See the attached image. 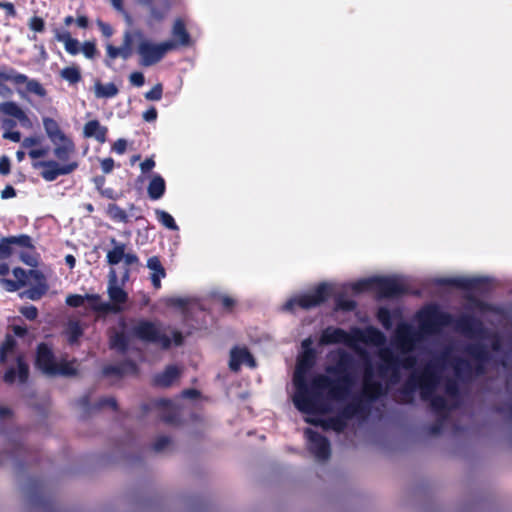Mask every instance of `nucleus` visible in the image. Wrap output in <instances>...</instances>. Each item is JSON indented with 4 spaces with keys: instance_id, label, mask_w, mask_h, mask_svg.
I'll return each instance as SVG.
<instances>
[{
    "instance_id": "obj_29",
    "label": "nucleus",
    "mask_w": 512,
    "mask_h": 512,
    "mask_svg": "<svg viewBox=\"0 0 512 512\" xmlns=\"http://www.w3.org/2000/svg\"><path fill=\"white\" fill-rule=\"evenodd\" d=\"M355 334L357 340L366 344L379 346L385 342L384 334L375 327H368L364 331L355 329Z\"/></svg>"
},
{
    "instance_id": "obj_35",
    "label": "nucleus",
    "mask_w": 512,
    "mask_h": 512,
    "mask_svg": "<svg viewBox=\"0 0 512 512\" xmlns=\"http://www.w3.org/2000/svg\"><path fill=\"white\" fill-rule=\"evenodd\" d=\"M397 338L403 350L409 351L415 342V333L408 324H402L397 329Z\"/></svg>"
},
{
    "instance_id": "obj_30",
    "label": "nucleus",
    "mask_w": 512,
    "mask_h": 512,
    "mask_svg": "<svg viewBox=\"0 0 512 512\" xmlns=\"http://www.w3.org/2000/svg\"><path fill=\"white\" fill-rule=\"evenodd\" d=\"M242 363H248L251 366L255 365V360L252 354L246 348H234L231 351L229 361V368L232 371H238Z\"/></svg>"
},
{
    "instance_id": "obj_18",
    "label": "nucleus",
    "mask_w": 512,
    "mask_h": 512,
    "mask_svg": "<svg viewBox=\"0 0 512 512\" xmlns=\"http://www.w3.org/2000/svg\"><path fill=\"white\" fill-rule=\"evenodd\" d=\"M56 365L53 350L47 343H39L36 348L35 366L42 373L51 376Z\"/></svg>"
},
{
    "instance_id": "obj_22",
    "label": "nucleus",
    "mask_w": 512,
    "mask_h": 512,
    "mask_svg": "<svg viewBox=\"0 0 512 512\" xmlns=\"http://www.w3.org/2000/svg\"><path fill=\"white\" fill-rule=\"evenodd\" d=\"M352 338L348 332L339 327H327L320 336V343L323 345L331 344H351Z\"/></svg>"
},
{
    "instance_id": "obj_14",
    "label": "nucleus",
    "mask_w": 512,
    "mask_h": 512,
    "mask_svg": "<svg viewBox=\"0 0 512 512\" xmlns=\"http://www.w3.org/2000/svg\"><path fill=\"white\" fill-rule=\"evenodd\" d=\"M0 113L12 117L14 119H4L3 127L6 130H12L16 126V121H19L22 127L30 128L32 122L26 112L14 101L0 102Z\"/></svg>"
},
{
    "instance_id": "obj_38",
    "label": "nucleus",
    "mask_w": 512,
    "mask_h": 512,
    "mask_svg": "<svg viewBox=\"0 0 512 512\" xmlns=\"http://www.w3.org/2000/svg\"><path fill=\"white\" fill-rule=\"evenodd\" d=\"M76 360L68 361L66 359H61L59 362H56L55 368L51 376H65L72 377L76 376L78 373L77 368L74 366Z\"/></svg>"
},
{
    "instance_id": "obj_32",
    "label": "nucleus",
    "mask_w": 512,
    "mask_h": 512,
    "mask_svg": "<svg viewBox=\"0 0 512 512\" xmlns=\"http://www.w3.org/2000/svg\"><path fill=\"white\" fill-rule=\"evenodd\" d=\"M144 37L143 31L139 29H135L132 31H126L123 35V43L121 45L122 49L124 50L125 56H128L129 58L133 55L134 52V45L136 47L139 45V43L142 41Z\"/></svg>"
},
{
    "instance_id": "obj_9",
    "label": "nucleus",
    "mask_w": 512,
    "mask_h": 512,
    "mask_svg": "<svg viewBox=\"0 0 512 512\" xmlns=\"http://www.w3.org/2000/svg\"><path fill=\"white\" fill-rule=\"evenodd\" d=\"M332 292L333 289L331 285L320 283L311 292L289 299L285 303L284 309L293 311L295 307H300L305 310L318 307L331 297Z\"/></svg>"
},
{
    "instance_id": "obj_41",
    "label": "nucleus",
    "mask_w": 512,
    "mask_h": 512,
    "mask_svg": "<svg viewBox=\"0 0 512 512\" xmlns=\"http://www.w3.org/2000/svg\"><path fill=\"white\" fill-rule=\"evenodd\" d=\"M86 301L89 303V308L95 312L109 313L111 309L116 308L110 306V303L103 302L99 294H86Z\"/></svg>"
},
{
    "instance_id": "obj_20",
    "label": "nucleus",
    "mask_w": 512,
    "mask_h": 512,
    "mask_svg": "<svg viewBox=\"0 0 512 512\" xmlns=\"http://www.w3.org/2000/svg\"><path fill=\"white\" fill-rule=\"evenodd\" d=\"M12 245H18L29 250L35 249L32 238L27 234L3 237L0 240V260L7 259L12 255Z\"/></svg>"
},
{
    "instance_id": "obj_13",
    "label": "nucleus",
    "mask_w": 512,
    "mask_h": 512,
    "mask_svg": "<svg viewBox=\"0 0 512 512\" xmlns=\"http://www.w3.org/2000/svg\"><path fill=\"white\" fill-rule=\"evenodd\" d=\"M436 283L440 286L454 287L466 291H477L480 293H488L491 290V285L488 278L476 277H448L439 278Z\"/></svg>"
},
{
    "instance_id": "obj_48",
    "label": "nucleus",
    "mask_w": 512,
    "mask_h": 512,
    "mask_svg": "<svg viewBox=\"0 0 512 512\" xmlns=\"http://www.w3.org/2000/svg\"><path fill=\"white\" fill-rule=\"evenodd\" d=\"M352 290L355 293L375 291V276L367 279H362L353 283Z\"/></svg>"
},
{
    "instance_id": "obj_28",
    "label": "nucleus",
    "mask_w": 512,
    "mask_h": 512,
    "mask_svg": "<svg viewBox=\"0 0 512 512\" xmlns=\"http://www.w3.org/2000/svg\"><path fill=\"white\" fill-rule=\"evenodd\" d=\"M108 128L102 126L96 119L85 123L83 127V135L85 138H94L99 143H105L107 140Z\"/></svg>"
},
{
    "instance_id": "obj_53",
    "label": "nucleus",
    "mask_w": 512,
    "mask_h": 512,
    "mask_svg": "<svg viewBox=\"0 0 512 512\" xmlns=\"http://www.w3.org/2000/svg\"><path fill=\"white\" fill-rule=\"evenodd\" d=\"M163 95V86L161 83H157L152 87L151 90L147 91L144 95L148 101H159Z\"/></svg>"
},
{
    "instance_id": "obj_47",
    "label": "nucleus",
    "mask_w": 512,
    "mask_h": 512,
    "mask_svg": "<svg viewBox=\"0 0 512 512\" xmlns=\"http://www.w3.org/2000/svg\"><path fill=\"white\" fill-rule=\"evenodd\" d=\"M357 307V303L353 299L347 298L344 294H339L335 298L336 310L351 312Z\"/></svg>"
},
{
    "instance_id": "obj_58",
    "label": "nucleus",
    "mask_w": 512,
    "mask_h": 512,
    "mask_svg": "<svg viewBox=\"0 0 512 512\" xmlns=\"http://www.w3.org/2000/svg\"><path fill=\"white\" fill-rule=\"evenodd\" d=\"M444 388L446 394L451 397H456L459 395V384L455 379H447Z\"/></svg>"
},
{
    "instance_id": "obj_39",
    "label": "nucleus",
    "mask_w": 512,
    "mask_h": 512,
    "mask_svg": "<svg viewBox=\"0 0 512 512\" xmlns=\"http://www.w3.org/2000/svg\"><path fill=\"white\" fill-rule=\"evenodd\" d=\"M172 36L182 46H189L191 39L183 20L177 19L173 25Z\"/></svg>"
},
{
    "instance_id": "obj_51",
    "label": "nucleus",
    "mask_w": 512,
    "mask_h": 512,
    "mask_svg": "<svg viewBox=\"0 0 512 512\" xmlns=\"http://www.w3.org/2000/svg\"><path fill=\"white\" fill-rule=\"evenodd\" d=\"M31 252L33 253H30V252H22L20 254V260L30 266V267H37L38 264H39V254L35 252V249L34 250H30Z\"/></svg>"
},
{
    "instance_id": "obj_40",
    "label": "nucleus",
    "mask_w": 512,
    "mask_h": 512,
    "mask_svg": "<svg viewBox=\"0 0 512 512\" xmlns=\"http://www.w3.org/2000/svg\"><path fill=\"white\" fill-rule=\"evenodd\" d=\"M111 243L114 246L106 255L107 263L109 265H117L125 256L126 245L124 243L117 242L114 238L111 240Z\"/></svg>"
},
{
    "instance_id": "obj_19",
    "label": "nucleus",
    "mask_w": 512,
    "mask_h": 512,
    "mask_svg": "<svg viewBox=\"0 0 512 512\" xmlns=\"http://www.w3.org/2000/svg\"><path fill=\"white\" fill-rule=\"evenodd\" d=\"M107 293L111 301L110 306L116 307L110 311L113 313H120L123 311V306L128 301L127 292L117 284V276L114 270L110 272L109 284Z\"/></svg>"
},
{
    "instance_id": "obj_26",
    "label": "nucleus",
    "mask_w": 512,
    "mask_h": 512,
    "mask_svg": "<svg viewBox=\"0 0 512 512\" xmlns=\"http://www.w3.org/2000/svg\"><path fill=\"white\" fill-rule=\"evenodd\" d=\"M385 393L386 387H384L380 381L376 380L368 383H362V390L358 397L368 406L370 403L385 395Z\"/></svg>"
},
{
    "instance_id": "obj_36",
    "label": "nucleus",
    "mask_w": 512,
    "mask_h": 512,
    "mask_svg": "<svg viewBox=\"0 0 512 512\" xmlns=\"http://www.w3.org/2000/svg\"><path fill=\"white\" fill-rule=\"evenodd\" d=\"M43 127L51 142L67 136L60 128L58 122L51 117H43Z\"/></svg>"
},
{
    "instance_id": "obj_62",
    "label": "nucleus",
    "mask_w": 512,
    "mask_h": 512,
    "mask_svg": "<svg viewBox=\"0 0 512 512\" xmlns=\"http://www.w3.org/2000/svg\"><path fill=\"white\" fill-rule=\"evenodd\" d=\"M86 58L92 59L96 55L97 49L93 42L86 41L80 48Z\"/></svg>"
},
{
    "instance_id": "obj_16",
    "label": "nucleus",
    "mask_w": 512,
    "mask_h": 512,
    "mask_svg": "<svg viewBox=\"0 0 512 512\" xmlns=\"http://www.w3.org/2000/svg\"><path fill=\"white\" fill-rule=\"evenodd\" d=\"M30 375L29 365L24 355L19 354L16 357V367L10 366L3 374L2 380L7 385H13L16 382L23 385L28 382Z\"/></svg>"
},
{
    "instance_id": "obj_50",
    "label": "nucleus",
    "mask_w": 512,
    "mask_h": 512,
    "mask_svg": "<svg viewBox=\"0 0 512 512\" xmlns=\"http://www.w3.org/2000/svg\"><path fill=\"white\" fill-rule=\"evenodd\" d=\"M172 406V401L166 398H158L152 400L149 404H143L142 409L144 412H147L151 408L156 409H168Z\"/></svg>"
},
{
    "instance_id": "obj_10",
    "label": "nucleus",
    "mask_w": 512,
    "mask_h": 512,
    "mask_svg": "<svg viewBox=\"0 0 512 512\" xmlns=\"http://www.w3.org/2000/svg\"><path fill=\"white\" fill-rule=\"evenodd\" d=\"M177 43L174 41H164L159 44L152 43L144 35L142 41L136 48L140 56V64L145 67L153 66L160 62L168 51L175 49Z\"/></svg>"
},
{
    "instance_id": "obj_15",
    "label": "nucleus",
    "mask_w": 512,
    "mask_h": 512,
    "mask_svg": "<svg viewBox=\"0 0 512 512\" xmlns=\"http://www.w3.org/2000/svg\"><path fill=\"white\" fill-rule=\"evenodd\" d=\"M304 434L307 439L308 450L316 457V459L319 461L328 460L331 455L329 440L311 428H306Z\"/></svg>"
},
{
    "instance_id": "obj_64",
    "label": "nucleus",
    "mask_w": 512,
    "mask_h": 512,
    "mask_svg": "<svg viewBox=\"0 0 512 512\" xmlns=\"http://www.w3.org/2000/svg\"><path fill=\"white\" fill-rule=\"evenodd\" d=\"M330 423H331V427L333 428V430H335L336 432H341L345 429L346 427V419L342 418L340 416V414L335 417V418H332L330 420Z\"/></svg>"
},
{
    "instance_id": "obj_37",
    "label": "nucleus",
    "mask_w": 512,
    "mask_h": 512,
    "mask_svg": "<svg viewBox=\"0 0 512 512\" xmlns=\"http://www.w3.org/2000/svg\"><path fill=\"white\" fill-rule=\"evenodd\" d=\"M55 38L57 41L64 43L65 50L71 54L76 55L80 52V43L77 39L72 38L68 31L63 33L59 32L58 29L55 30Z\"/></svg>"
},
{
    "instance_id": "obj_25",
    "label": "nucleus",
    "mask_w": 512,
    "mask_h": 512,
    "mask_svg": "<svg viewBox=\"0 0 512 512\" xmlns=\"http://www.w3.org/2000/svg\"><path fill=\"white\" fill-rule=\"evenodd\" d=\"M181 376V370L176 365H168L164 371L157 373L152 378L155 387L168 388L172 386Z\"/></svg>"
},
{
    "instance_id": "obj_61",
    "label": "nucleus",
    "mask_w": 512,
    "mask_h": 512,
    "mask_svg": "<svg viewBox=\"0 0 512 512\" xmlns=\"http://www.w3.org/2000/svg\"><path fill=\"white\" fill-rule=\"evenodd\" d=\"M29 28L35 32H43L45 30V22L39 16H33L29 20Z\"/></svg>"
},
{
    "instance_id": "obj_17",
    "label": "nucleus",
    "mask_w": 512,
    "mask_h": 512,
    "mask_svg": "<svg viewBox=\"0 0 512 512\" xmlns=\"http://www.w3.org/2000/svg\"><path fill=\"white\" fill-rule=\"evenodd\" d=\"M28 273L30 275L29 277L36 282V285L22 291L19 296L22 299L26 298L32 301H38L48 292L49 285L47 279L45 275L37 269H30Z\"/></svg>"
},
{
    "instance_id": "obj_8",
    "label": "nucleus",
    "mask_w": 512,
    "mask_h": 512,
    "mask_svg": "<svg viewBox=\"0 0 512 512\" xmlns=\"http://www.w3.org/2000/svg\"><path fill=\"white\" fill-rule=\"evenodd\" d=\"M379 356L381 363L377 366L378 375L382 378H387L391 384H396L400 381L401 368L411 370L417 364V358L414 355L400 358L389 349L381 351Z\"/></svg>"
},
{
    "instance_id": "obj_42",
    "label": "nucleus",
    "mask_w": 512,
    "mask_h": 512,
    "mask_svg": "<svg viewBox=\"0 0 512 512\" xmlns=\"http://www.w3.org/2000/svg\"><path fill=\"white\" fill-rule=\"evenodd\" d=\"M118 92L119 90L117 86L112 82L102 84L101 82L97 81L95 83V95L98 98H112L115 97Z\"/></svg>"
},
{
    "instance_id": "obj_24",
    "label": "nucleus",
    "mask_w": 512,
    "mask_h": 512,
    "mask_svg": "<svg viewBox=\"0 0 512 512\" xmlns=\"http://www.w3.org/2000/svg\"><path fill=\"white\" fill-rule=\"evenodd\" d=\"M138 371L137 364L131 359H126L115 365L104 366L102 373L104 376L122 377L124 375H137Z\"/></svg>"
},
{
    "instance_id": "obj_5",
    "label": "nucleus",
    "mask_w": 512,
    "mask_h": 512,
    "mask_svg": "<svg viewBox=\"0 0 512 512\" xmlns=\"http://www.w3.org/2000/svg\"><path fill=\"white\" fill-rule=\"evenodd\" d=\"M464 353L471 359L454 358L452 368L457 379L469 382L474 377L486 374V365L491 360V353L487 346L481 342L470 343L465 346Z\"/></svg>"
},
{
    "instance_id": "obj_21",
    "label": "nucleus",
    "mask_w": 512,
    "mask_h": 512,
    "mask_svg": "<svg viewBox=\"0 0 512 512\" xmlns=\"http://www.w3.org/2000/svg\"><path fill=\"white\" fill-rule=\"evenodd\" d=\"M456 327L466 335L482 337L485 332L482 322L472 315L460 316L456 321Z\"/></svg>"
},
{
    "instance_id": "obj_12",
    "label": "nucleus",
    "mask_w": 512,
    "mask_h": 512,
    "mask_svg": "<svg viewBox=\"0 0 512 512\" xmlns=\"http://www.w3.org/2000/svg\"><path fill=\"white\" fill-rule=\"evenodd\" d=\"M375 292L380 299H394L411 293L400 279L390 276H375Z\"/></svg>"
},
{
    "instance_id": "obj_7",
    "label": "nucleus",
    "mask_w": 512,
    "mask_h": 512,
    "mask_svg": "<svg viewBox=\"0 0 512 512\" xmlns=\"http://www.w3.org/2000/svg\"><path fill=\"white\" fill-rule=\"evenodd\" d=\"M11 83L15 87L26 86V91L39 97L46 95V90L36 79H30L27 75L18 72L16 69L7 66H0V97L9 98L14 94L13 89L7 85Z\"/></svg>"
},
{
    "instance_id": "obj_43",
    "label": "nucleus",
    "mask_w": 512,
    "mask_h": 512,
    "mask_svg": "<svg viewBox=\"0 0 512 512\" xmlns=\"http://www.w3.org/2000/svg\"><path fill=\"white\" fill-rule=\"evenodd\" d=\"M60 76L71 85L77 84L82 80L81 71L76 65L63 68L60 71Z\"/></svg>"
},
{
    "instance_id": "obj_44",
    "label": "nucleus",
    "mask_w": 512,
    "mask_h": 512,
    "mask_svg": "<svg viewBox=\"0 0 512 512\" xmlns=\"http://www.w3.org/2000/svg\"><path fill=\"white\" fill-rule=\"evenodd\" d=\"M427 401H430L431 408L437 415L446 414L449 411L447 400L443 396L435 395V392Z\"/></svg>"
},
{
    "instance_id": "obj_6",
    "label": "nucleus",
    "mask_w": 512,
    "mask_h": 512,
    "mask_svg": "<svg viewBox=\"0 0 512 512\" xmlns=\"http://www.w3.org/2000/svg\"><path fill=\"white\" fill-rule=\"evenodd\" d=\"M440 383V373L437 366L427 363L421 371L413 372L399 389L400 403L412 404L414 393L419 388L421 399L426 401L436 391Z\"/></svg>"
},
{
    "instance_id": "obj_57",
    "label": "nucleus",
    "mask_w": 512,
    "mask_h": 512,
    "mask_svg": "<svg viewBox=\"0 0 512 512\" xmlns=\"http://www.w3.org/2000/svg\"><path fill=\"white\" fill-rule=\"evenodd\" d=\"M171 444V439L168 436H159L152 445L154 452H162Z\"/></svg>"
},
{
    "instance_id": "obj_34",
    "label": "nucleus",
    "mask_w": 512,
    "mask_h": 512,
    "mask_svg": "<svg viewBox=\"0 0 512 512\" xmlns=\"http://www.w3.org/2000/svg\"><path fill=\"white\" fill-rule=\"evenodd\" d=\"M166 191L164 178L159 174H154L148 184L147 193L151 200H158L163 197Z\"/></svg>"
},
{
    "instance_id": "obj_63",
    "label": "nucleus",
    "mask_w": 512,
    "mask_h": 512,
    "mask_svg": "<svg viewBox=\"0 0 512 512\" xmlns=\"http://www.w3.org/2000/svg\"><path fill=\"white\" fill-rule=\"evenodd\" d=\"M12 272L14 277L16 278V281L22 282V286H25L27 284V280L30 276L28 271L21 267H15Z\"/></svg>"
},
{
    "instance_id": "obj_4",
    "label": "nucleus",
    "mask_w": 512,
    "mask_h": 512,
    "mask_svg": "<svg viewBox=\"0 0 512 512\" xmlns=\"http://www.w3.org/2000/svg\"><path fill=\"white\" fill-rule=\"evenodd\" d=\"M51 143L56 160L32 163L34 169H42L40 175L47 182L55 181L59 176L69 175L79 167L78 161L74 159L77 152L76 145L70 136L67 135Z\"/></svg>"
},
{
    "instance_id": "obj_55",
    "label": "nucleus",
    "mask_w": 512,
    "mask_h": 512,
    "mask_svg": "<svg viewBox=\"0 0 512 512\" xmlns=\"http://www.w3.org/2000/svg\"><path fill=\"white\" fill-rule=\"evenodd\" d=\"M86 301V294L85 295H79V294H69L66 299L65 303L69 307L72 308H78L84 304Z\"/></svg>"
},
{
    "instance_id": "obj_11",
    "label": "nucleus",
    "mask_w": 512,
    "mask_h": 512,
    "mask_svg": "<svg viewBox=\"0 0 512 512\" xmlns=\"http://www.w3.org/2000/svg\"><path fill=\"white\" fill-rule=\"evenodd\" d=\"M418 318L421 331L427 334L435 333L451 322L450 314L439 310L436 306L423 309L419 312Z\"/></svg>"
},
{
    "instance_id": "obj_27",
    "label": "nucleus",
    "mask_w": 512,
    "mask_h": 512,
    "mask_svg": "<svg viewBox=\"0 0 512 512\" xmlns=\"http://www.w3.org/2000/svg\"><path fill=\"white\" fill-rule=\"evenodd\" d=\"M27 495L31 505L46 507L48 500L44 494V484L40 480H30L27 486Z\"/></svg>"
},
{
    "instance_id": "obj_45",
    "label": "nucleus",
    "mask_w": 512,
    "mask_h": 512,
    "mask_svg": "<svg viewBox=\"0 0 512 512\" xmlns=\"http://www.w3.org/2000/svg\"><path fill=\"white\" fill-rule=\"evenodd\" d=\"M66 333L69 344L73 345L83 335V328L78 321H71L67 326Z\"/></svg>"
},
{
    "instance_id": "obj_2",
    "label": "nucleus",
    "mask_w": 512,
    "mask_h": 512,
    "mask_svg": "<svg viewBox=\"0 0 512 512\" xmlns=\"http://www.w3.org/2000/svg\"><path fill=\"white\" fill-rule=\"evenodd\" d=\"M132 323L129 334L125 332L127 322L123 317L118 321L121 331H116L113 328L108 330L110 349L115 350L120 354L127 353L129 350L130 337L136 338L145 343L158 344L164 350L171 347V338L162 332L155 322L147 319H137L132 320Z\"/></svg>"
},
{
    "instance_id": "obj_1",
    "label": "nucleus",
    "mask_w": 512,
    "mask_h": 512,
    "mask_svg": "<svg viewBox=\"0 0 512 512\" xmlns=\"http://www.w3.org/2000/svg\"><path fill=\"white\" fill-rule=\"evenodd\" d=\"M354 364L350 353L340 351L336 363L326 368L328 375L318 374L312 378V388L317 398L316 414L326 410L327 400H342L350 394L355 384Z\"/></svg>"
},
{
    "instance_id": "obj_33",
    "label": "nucleus",
    "mask_w": 512,
    "mask_h": 512,
    "mask_svg": "<svg viewBox=\"0 0 512 512\" xmlns=\"http://www.w3.org/2000/svg\"><path fill=\"white\" fill-rule=\"evenodd\" d=\"M368 406L358 396L354 397L353 400L344 406L339 414L346 420L352 419L354 416L367 411Z\"/></svg>"
},
{
    "instance_id": "obj_54",
    "label": "nucleus",
    "mask_w": 512,
    "mask_h": 512,
    "mask_svg": "<svg viewBox=\"0 0 512 512\" xmlns=\"http://www.w3.org/2000/svg\"><path fill=\"white\" fill-rule=\"evenodd\" d=\"M106 54H107V58L110 59V60H114L118 57H121L123 58L124 60H127L129 59L128 56H125L124 54V50L122 49V47H116L112 44H108L106 46Z\"/></svg>"
},
{
    "instance_id": "obj_31",
    "label": "nucleus",
    "mask_w": 512,
    "mask_h": 512,
    "mask_svg": "<svg viewBox=\"0 0 512 512\" xmlns=\"http://www.w3.org/2000/svg\"><path fill=\"white\" fill-rule=\"evenodd\" d=\"M147 267L152 271L150 279L155 289L161 288V279L166 277V270L158 256H152L147 260Z\"/></svg>"
},
{
    "instance_id": "obj_60",
    "label": "nucleus",
    "mask_w": 512,
    "mask_h": 512,
    "mask_svg": "<svg viewBox=\"0 0 512 512\" xmlns=\"http://www.w3.org/2000/svg\"><path fill=\"white\" fill-rule=\"evenodd\" d=\"M19 311L26 319L30 321H33L38 317V309L34 305L23 306Z\"/></svg>"
},
{
    "instance_id": "obj_59",
    "label": "nucleus",
    "mask_w": 512,
    "mask_h": 512,
    "mask_svg": "<svg viewBox=\"0 0 512 512\" xmlns=\"http://www.w3.org/2000/svg\"><path fill=\"white\" fill-rule=\"evenodd\" d=\"M0 283L8 292L18 291L22 286V282H18L16 280L2 278L0 279Z\"/></svg>"
},
{
    "instance_id": "obj_23",
    "label": "nucleus",
    "mask_w": 512,
    "mask_h": 512,
    "mask_svg": "<svg viewBox=\"0 0 512 512\" xmlns=\"http://www.w3.org/2000/svg\"><path fill=\"white\" fill-rule=\"evenodd\" d=\"M90 398V394H85L77 400V405L83 409L85 414H89L92 411H99L104 407H110L114 411H116L118 408L117 401L113 397H103L99 399L94 405H91Z\"/></svg>"
},
{
    "instance_id": "obj_52",
    "label": "nucleus",
    "mask_w": 512,
    "mask_h": 512,
    "mask_svg": "<svg viewBox=\"0 0 512 512\" xmlns=\"http://www.w3.org/2000/svg\"><path fill=\"white\" fill-rule=\"evenodd\" d=\"M16 346H17V342L14 339V337L10 334H7L5 336L4 341L0 345L1 350L6 359H7L8 355L11 354L15 350Z\"/></svg>"
},
{
    "instance_id": "obj_49",
    "label": "nucleus",
    "mask_w": 512,
    "mask_h": 512,
    "mask_svg": "<svg viewBox=\"0 0 512 512\" xmlns=\"http://www.w3.org/2000/svg\"><path fill=\"white\" fill-rule=\"evenodd\" d=\"M107 212L109 216L116 221L127 222V214L124 209H122L117 204L111 203L108 205Z\"/></svg>"
},
{
    "instance_id": "obj_3",
    "label": "nucleus",
    "mask_w": 512,
    "mask_h": 512,
    "mask_svg": "<svg viewBox=\"0 0 512 512\" xmlns=\"http://www.w3.org/2000/svg\"><path fill=\"white\" fill-rule=\"evenodd\" d=\"M311 340L305 339L302 342L304 352L298 357L293 375L295 393L293 403L295 407L305 414H316V394L312 388V380L308 383L306 375L314 367L316 352L311 348Z\"/></svg>"
},
{
    "instance_id": "obj_56",
    "label": "nucleus",
    "mask_w": 512,
    "mask_h": 512,
    "mask_svg": "<svg viewBox=\"0 0 512 512\" xmlns=\"http://www.w3.org/2000/svg\"><path fill=\"white\" fill-rule=\"evenodd\" d=\"M377 318L386 329H389L391 327V313L387 308H380L377 313Z\"/></svg>"
},
{
    "instance_id": "obj_46",
    "label": "nucleus",
    "mask_w": 512,
    "mask_h": 512,
    "mask_svg": "<svg viewBox=\"0 0 512 512\" xmlns=\"http://www.w3.org/2000/svg\"><path fill=\"white\" fill-rule=\"evenodd\" d=\"M155 215H156V218L157 220L166 228H168L169 230H178V225L176 224L174 218L172 217V215H170L168 212L164 211V210H161V209H156L155 210Z\"/></svg>"
}]
</instances>
